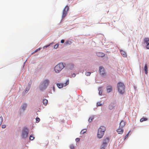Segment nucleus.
Wrapping results in <instances>:
<instances>
[{
	"label": "nucleus",
	"instance_id": "f257e3e1",
	"mask_svg": "<svg viewBox=\"0 0 149 149\" xmlns=\"http://www.w3.org/2000/svg\"><path fill=\"white\" fill-rule=\"evenodd\" d=\"M117 88L118 92L120 94H123L125 92V86L124 84L121 82L117 84Z\"/></svg>",
	"mask_w": 149,
	"mask_h": 149
},
{
	"label": "nucleus",
	"instance_id": "f03ea898",
	"mask_svg": "<svg viewBox=\"0 0 149 149\" xmlns=\"http://www.w3.org/2000/svg\"><path fill=\"white\" fill-rule=\"evenodd\" d=\"M106 130V128L103 126H101L98 129L97 136L98 138L101 139L103 136L104 132Z\"/></svg>",
	"mask_w": 149,
	"mask_h": 149
},
{
	"label": "nucleus",
	"instance_id": "7ed1b4c3",
	"mask_svg": "<svg viewBox=\"0 0 149 149\" xmlns=\"http://www.w3.org/2000/svg\"><path fill=\"white\" fill-rule=\"evenodd\" d=\"M49 83V81L48 79H45L44 80L40 85V88L41 90H43L46 89Z\"/></svg>",
	"mask_w": 149,
	"mask_h": 149
},
{
	"label": "nucleus",
	"instance_id": "20e7f679",
	"mask_svg": "<svg viewBox=\"0 0 149 149\" xmlns=\"http://www.w3.org/2000/svg\"><path fill=\"white\" fill-rule=\"evenodd\" d=\"M65 66L62 63H59L56 65L54 68V70L56 73H58L60 72Z\"/></svg>",
	"mask_w": 149,
	"mask_h": 149
},
{
	"label": "nucleus",
	"instance_id": "39448f33",
	"mask_svg": "<svg viewBox=\"0 0 149 149\" xmlns=\"http://www.w3.org/2000/svg\"><path fill=\"white\" fill-rule=\"evenodd\" d=\"M28 129L26 127L24 128L22 133V138H26L28 136Z\"/></svg>",
	"mask_w": 149,
	"mask_h": 149
},
{
	"label": "nucleus",
	"instance_id": "423d86ee",
	"mask_svg": "<svg viewBox=\"0 0 149 149\" xmlns=\"http://www.w3.org/2000/svg\"><path fill=\"white\" fill-rule=\"evenodd\" d=\"M69 83V81L67 80L65 83H59L57 84V86L58 88H62L63 86H65L68 85Z\"/></svg>",
	"mask_w": 149,
	"mask_h": 149
},
{
	"label": "nucleus",
	"instance_id": "0eeeda50",
	"mask_svg": "<svg viewBox=\"0 0 149 149\" xmlns=\"http://www.w3.org/2000/svg\"><path fill=\"white\" fill-rule=\"evenodd\" d=\"M69 7L68 6H66L63 9L62 15V17L63 18H64L65 17L67 13V11L69 10Z\"/></svg>",
	"mask_w": 149,
	"mask_h": 149
},
{
	"label": "nucleus",
	"instance_id": "6e6552de",
	"mask_svg": "<svg viewBox=\"0 0 149 149\" xmlns=\"http://www.w3.org/2000/svg\"><path fill=\"white\" fill-rule=\"evenodd\" d=\"M144 44L146 45V48L149 49V38H145L144 39Z\"/></svg>",
	"mask_w": 149,
	"mask_h": 149
},
{
	"label": "nucleus",
	"instance_id": "1a4fd4ad",
	"mask_svg": "<svg viewBox=\"0 0 149 149\" xmlns=\"http://www.w3.org/2000/svg\"><path fill=\"white\" fill-rule=\"evenodd\" d=\"M99 72L102 75L106 74L105 70L102 66H100L99 68Z\"/></svg>",
	"mask_w": 149,
	"mask_h": 149
},
{
	"label": "nucleus",
	"instance_id": "9d476101",
	"mask_svg": "<svg viewBox=\"0 0 149 149\" xmlns=\"http://www.w3.org/2000/svg\"><path fill=\"white\" fill-rule=\"evenodd\" d=\"M123 128L119 127L118 128L117 130V132L119 134H122L124 130Z\"/></svg>",
	"mask_w": 149,
	"mask_h": 149
},
{
	"label": "nucleus",
	"instance_id": "9b49d317",
	"mask_svg": "<svg viewBox=\"0 0 149 149\" xmlns=\"http://www.w3.org/2000/svg\"><path fill=\"white\" fill-rule=\"evenodd\" d=\"M126 123V122L123 120H121L120 123L119 127L123 128L125 125Z\"/></svg>",
	"mask_w": 149,
	"mask_h": 149
},
{
	"label": "nucleus",
	"instance_id": "f8f14e48",
	"mask_svg": "<svg viewBox=\"0 0 149 149\" xmlns=\"http://www.w3.org/2000/svg\"><path fill=\"white\" fill-rule=\"evenodd\" d=\"M27 107V104L26 103H24L21 106V108L23 111H24L26 109Z\"/></svg>",
	"mask_w": 149,
	"mask_h": 149
},
{
	"label": "nucleus",
	"instance_id": "ddd939ff",
	"mask_svg": "<svg viewBox=\"0 0 149 149\" xmlns=\"http://www.w3.org/2000/svg\"><path fill=\"white\" fill-rule=\"evenodd\" d=\"M97 56L99 57H103L104 56L105 54L102 52H97Z\"/></svg>",
	"mask_w": 149,
	"mask_h": 149
},
{
	"label": "nucleus",
	"instance_id": "4468645a",
	"mask_svg": "<svg viewBox=\"0 0 149 149\" xmlns=\"http://www.w3.org/2000/svg\"><path fill=\"white\" fill-rule=\"evenodd\" d=\"M112 90V88L111 86H109L107 87V92L109 93L111 92Z\"/></svg>",
	"mask_w": 149,
	"mask_h": 149
},
{
	"label": "nucleus",
	"instance_id": "2eb2a0df",
	"mask_svg": "<svg viewBox=\"0 0 149 149\" xmlns=\"http://www.w3.org/2000/svg\"><path fill=\"white\" fill-rule=\"evenodd\" d=\"M120 52L122 55L124 57H126L127 56L125 52L123 50H120Z\"/></svg>",
	"mask_w": 149,
	"mask_h": 149
},
{
	"label": "nucleus",
	"instance_id": "dca6fc26",
	"mask_svg": "<svg viewBox=\"0 0 149 149\" xmlns=\"http://www.w3.org/2000/svg\"><path fill=\"white\" fill-rule=\"evenodd\" d=\"M109 138L108 137L104 138L103 140V143L107 145V143L108 142Z\"/></svg>",
	"mask_w": 149,
	"mask_h": 149
},
{
	"label": "nucleus",
	"instance_id": "f3484780",
	"mask_svg": "<svg viewBox=\"0 0 149 149\" xmlns=\"http://www.w3.org/2000/svg\"><path fill=\"white\" fill-rule=\"evenodd\" d=\"M72 43V42L71 41L69 40H66L64 43V45H70Z\"/></svg>",
	"mask_w": 149,
	"mask_h": 149
},
{
	"label": "nucleus",
	"instance_id": "a211bd4d",
	"mask_svg": "<svg viewBox=\"0 0 149 149\" xmlns=\"http://www.w3.org/2000/svg\"><path fill=\"white\" fill-rule=\"evenodd\" d=\"M144 70L145 73L147 74H148V68L147 64H145L144 67Z\"/></svg>",
	"mask_w": 149,
	"mask_h": 149
},
{
	"label": "nucleus",
	"instance_id": "6ab92c4d",
	"mask_svg": "<svg viewBox=\"0 0 149 149\" xmlns=\"http://www.w3.org/2000/svg\"><path fill=\"white\" fill-rule=\"evenodd\" d=\"M148 119L147 118L144 117H143L140 120V121L141 122H142L144 121H146Z\"/></svg>",
	"mask_w": 149,
	"mask_h": 149
},
{
	"label": "nucleus",
	"instance_id": "aec40b11",
	"mask_svg": "<svg viewBox=\"0 0 149 149\" xmlns=\"http://www.w3.org/2000/svg\"><path fill=\"white\" fill-rule=\"evenodd\" d=\"M48 102V100L46 99H44L43 100V103L45 105H46Z\"/></svg>",
	"mask_w": 149,
	"mask_h": 149
},
{
	"label": "nucleus",
	"instance_id": "412c9836",
	"mask_svg": "<svg viewBox=\"0 0 149 149\" xmlns=\"http://www.w3.org/2000/svg\"><path fill=\"white\" fill-rule=\"evenodd\" d=\"M86 132V130H83L80 132V134H83L84 133Z\"/></svg>",
	"mask_w": 149,
	"mask_h": 149
},
{
	"label": "nucleus",
	"instance_id": "4be33fe9",
	"mask_svg": "<svg viewBox=\"0 0 149 149\" xmlns=\"http://www.w3.org/2000/svg\"><path fill=\"white\" fill-rule=\"evenodd\" d=\"M107 144L102 143V145L101 146V148H103L104 149H105L106 147L107 146Z\"/></svg>",
	"mask_w": 149,
	"mask_h": 149
},
{
	"label": "nucleus",
	"instance_id": "5701e85b",
	"mask_svg": "<svg viewBox=\"0 0 149 149\" xmlns=\"http://www.w3.org/2000/svg\"><path fill=\"white\" fill-rule=\"evenodd\" d=\"M53 43H50L49 45L45 46L43 47V49H45V48H47V47H48L50 45L52 44Z\"/></svg>",
	"mask_w": 149,
	"mask_h": 149
},
{
	"label": "nucleus",
	"instance_id": "b1692460",
	"mask_svg": "<svg viewBox=\"0 0 149 149\" xmlns=\"http://www.w3.org/2000/svg\"><path fill=\"white\" fill-rule=\"evenodd\" d=\"M41 49V48H39L38 49H37L35 51L32 53V54L34 53H35L36 52H37L38 51L40 50Z\"/></svg>",
	"mask_w": 149,
	"mask_h": 149
},
{
	"label": "nucleus",
	"instance_id": "393cba45",
	"mask_svg": "<svg viewBox=\"0 0 149 149\" xmlns=\"http://www.w3.org/2000/svg\"><path fill=\"white\" fill-rule=\"evenodd\" d=\"M40 119L39 118H36V122L37 123L39 122L40 121Z\"/></svg>",
	"mask_w": 149,
	"mask_h": 149
},
{
	"label": "nucleus",
	"instance_id": "a878e982",
	"mask_svg": "<svg viewBox=\"0 0 149 149\" xmlns=\"http://www.w3.org/2000/svg\"><path fill=\"white\" fill-rule=\"evenodd\" d=\"M3 121V118L2 117H0V125H1Z\"/></svg>",
	"mask_w": 149,
	"mask_h": 149
},
{
	"label": "nucleus",
	"instance_id": "bb28decb",
	"mask_svg": "<svg viewBox=\"0 0 149 149\" xmlns=\"http://www.w3.org/2000/svg\"><path fill=\"white\" fill-rule=\"evenodd\" d=\"M93 117H91L89 118V119L88 120V121L90 122H91L93 120Z\"/></svg>",
	"mask_w": 149,
	"mask_h": 149
},
{
	"label": "nucleus",
	"instance_id": "cd10ccee",
	"mask_svg": "<svg viewBox=\"0 0 149 149\" xmlns=\"http://www.w3.org/2000/svg\"><path fill=\"white\" fill-rule=\"evenodd\" d=\"M109 108L110 109H112L113 108V107L111 104H110L109 106Z\"/></svg>",
	"mask_w": 149,
	"mask_h": 149
},
{
	"label": "nucleus",
	"instance_id": "c85d7f7f",
	"mask_svg": "<svg viewBox=\"0 0 149 149\" xmlns=\"http://www.w3.org/2000/svg\"><path fill=\"white\" fill-rule=\"evenodd\" d=\"M102 105V104H101L100 102H98L97 103V106H100Z\"/></svg>",
	"mask_w": 149,
	"mask_h": 149
},
{
	"label": "nucleus",
	"instance_id": "c756f323",
	"mask_svg": "<svg viewBox=\"0 0 149 149\" xmlns=\"http://www.w3.org/2000/svg\"><path fill=\"white\" fill-rule=\"evenodd\" d=\"M34 137L32 136L31 135L29 137V139L30 140H32L34 139Z\"/></svg>",
	"mask_w": 149,
	"mask_h": 149
},
{
	"label": "nucleus",
	"instance_id": "7c9ffc66",
	"mask_svg": "<svg viewBox=\"0 0 149 149\" xmlns=\"http://www.w3.org/2000/svg\"><path fill=\"white\" fill-rule=\"evenodd\" d=\"M91 74V72H87L86 73V75L87 76H90Z\"/></svg>",
	"mask_w": 149,
	"mask_h": 149
},
{
	"label": "nucleus",
	"instance_id": "2f4dec72",
	"mask_svg": "<svg viewBox=\"0 0 149 149\" xmlns=\"http://www.w3.org/2000/svg\"><path fill=\"white\" fill-rule=\"evenodd\" d=\"M58 46V44H56L54 46V48L57 49Z\"/></svg>",
	"mask_w": 149,
	"mask_h": 149
},
{
	"label": "nucleus",
	"instance_id": "473e14b6",
	"mask_svg": "<svg viewBox=\"0 0 149 149\" xmlns=\"http://www.w3.org/2000/svg\"><path fill=\"white\" fill-rule=\"evenodd\" d=\"M70 148L71 149H74V146L73 145H71L70 146Z\"/></svg>",
	"mask_w": 149,
	"mask_h": 149
},
{
	"label": "nucleus",
	"instance_id": "72a5a7b5",
	"mask_svg": "<svg viewBox=\"0 0 149 149\" xmlns=\"http://www.w3.org/2000/svg\"><path fill=\"white\" fill-rule=\"evenodd\" d=\"M29 88H26L25 89V92L26 93L27 92L29 91Z\"/></svg>",
	"mask_w": 149,
	"mask_h": 149
},
{
	"label": "nucleus",
	"instance_id": "f704fd0d",
	"mask_svg": "<svg viewBox=\"0 0 149 149\" xmlns=\"http://www.w3.org/2000/svg\"><path fill=\"white\" fill-rule=\"evenodd\" d=\"M2 128H4L6 127V125H3L1 126Z\"/></svg>",
	"mask_w": 149,
	"mask_h": 149
},
{
	"label": "nucleus",
	"instance_id": "c9c22d12",
	"mask_svg": "<svg viewBox=\"0 0 149 149\" xmlns=\"http://www.w3.org/2000/svg\"><path fill=\"white\" fill-rule=\"evenodd\" d=\"M75 140L77 142H78L80 140V139L79 138H77Z\"/></svg>",
	"mask_w": 149,
	"mask_h": 149
},
{
	"label": "nucleus",
	"instance_id": "e433bc0d",
	"mask_svg": "<svg viewBox=\"0 0 149 149\" xmlns=\"http://www.w3.org/2000/svg\"><path fill=\"white\" fill-rule=\"evenodd\" d=\"M129 133H130V132H129L125 136V139H126V138H127L128 137Z\"/></svg>",
	"mask_w": 149,
	"mask_h": 149
},
{
	"label": "nucleus",
	"instance_id": "4c0bfd02",
	"mask_svg": "<svg viewBox=\"0 0 149 149\" xmlns=\"http://www.w3.org/2000/svg\"><path fill=\"white\" fill-rule=\"evenodd\" d=\"M102 91H100L99 92V94L100 95H102Z\"/></svg>",
	"mask_w": 149,
	"mask_h": 149
},
{
	"label": "nucleus",
	"instance_id": "58836bf2",
	"mask_svg": "<svg viewBox=\"0 0 149 149\" xmlns=\"http://www.w3.org/2000/svg\"><path fill=\"white\" fill-rule=\"evenodd\" d=\"M64 42H65V40H61V42L62 43H64Z\"/></svg>",
	"mask_w": 149,
	"mask_h": 149
},
{
	"label": "nucleus",
	"instance_id": "ea45409f",
	"mask_svg": "<svg viewBox=\"0 0 149 149\" xmlns=\"http://www.w3.org/2000/svg\"><path fill=\"white\" fill-rule=\"evenodd\" d=\"M72 76L73 77H74L75 76V74H73L72 75Z\"/></svg>",
	"mask_w": 149,
	"mask_h": 149
},
{
	"label": "nucleus",
	"instance_id": "a19ab883",
	"mask_svg": "<svg viewBox=\"0 0 149 149\" xmlns=\"http://www.w3.org/2000/svg\"><path fill=\"white\" fill-rule=\"evenodd\" d=\"M53 88V89H54V87Z\"/></svg>",
	"mask_w": 149,
	"mask_h": 149
}]
</instances>
